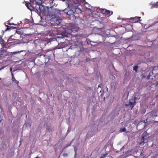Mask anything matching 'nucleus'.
<instances>
[{
  "instance_id": "nucleus-19",
  "label": "nucleus",
  "mask_w": 158,
  "mask_h": 158,
  "mask_svg": "<svg viewBox=\"0 0 158 158\" xmlns=\"http://www.w3.org/2000/svg\"><path fill=\"white\" fill-rule=\"evenodd\" d=\"M107 154H108L106 153L103 154L102 155H101L100 158H105Z\"/></svg>"
},
{
  "instance_id": "nucleus-28",
  "label": "nucleus",
  "mask_w": 158,
  "mask_h": 158,
  "mask_svg": "<svg viewBox=\"0 0 158 158\" xmlns=\"http://www.w3.org/2000/svg\"><path fill=\"white\" fill-rule=\"evenodd\" d=\"M2 121V119L1 118H0V123Z\"/></svg>"
},
{
  "instance_id": "nucleus-31",
  "label": "nucleus",
  "mask_w": 158,
  "mask_h": 158,
  "mask_svg": "<svg viewBox=\"0 0 158 158\" xmlns=\"http://www.w3.org/2000/svg\"><path fill=\"white\" fill-rule=\"evenodd\" d=\"M13 17H12V18H11V19H13Z\"/></svg>"
},
{
  "instance_id": "nucleus-14",
  "label": "nucleus",
  "mask_w": 158,
  "mask_h": 158,
  "mask_svg": "<svg viewBox=\"0 0 158 158\" xmlns=\"http://www.w3.org/2000/svg\"><path fill=\"white\" fill-rule=\"evenodd\" d=\"M158 6V2H156V3H155L153 4H152V6H151V9H153L154 8H157V6Z\"/></svg>"
},
{
  "instance_id": "nucleus-9",
  "label": "nucleus",
  "mask_w": 158,
  "mask_h": 158,
  "mask_svg": "<svg viewBox=\"0 0 158 158\" xmlns=\"http://www.w3.org/2000/svg\"><path fill=\"white\" fill-rule=\"evenodd\" d=\"M101 12L103 14H105L106 15H109L110 14V11L109 10L105 9H102L101 10Z\"/></svg>"
},
{
  "instance_id": "nucleus-3",
  "label": "nucleus",
  "mask_w": 158,
  "mask_h": 158,
  "mask_svg": "<svg viewBox=\"0 0 158 158\" xmlns=\"http://www.w3.org/2000/svg\"><path fill=\"white\" fill-rule=\"evenodd\" d=\"M147 137L145 133H143L142 135L141 138L140 139V142H139L138 143L140 144L143 145L144 144L147 142V140L146 139Z\"/></svg>"
},
{
  "instance_id": "nucleus-34",
  "label": "nucleus",
  "mask_w": 158,
  "mask_h": 158,
  "mask_svg": "<svg viewBox=\"0 0 158 158\" xmlns=\"http://www.w3.org/2000/svg\"><path fill=\"white\" fill-rule=\"evenodd\" d=\"M112 13H113V12H111V14H112Z\"/></svg>"
},
{
  "instance_id": "nucleus-12",
  "label": "nucleus",
  "mask_w": 158,
  "mask_h": 158,
  "mask_svg": "<svg viewBox=\"0 0 158 158\" xmlns=\"http://www.w3.org/2000/svg\"><path fill=\"white\" fill-rule=\"evenodd\" d=\"M42 0H30V1L32 2H34L35 1L36 3L39 5L41 4Z\"/></svg>"
},
{
  "instance_id": "nucleus-6",
  "label": "nucleus",
  "mask_w": 158,
  "mask_h": 158,
  "mask_svg": "<svg viewBox=\"0 0 158 158\" xmlns=\"http://www.w3.org/2000/svg\"><path fill=\"white\" fill-rule=\"evenodd\" d=\"M140 93L138 92H136L134 94V98H133L135 101L139 100L140 98Z\"/></svg>"
},
{
  "instance_id": "nucleus-8",
  "label": "nucleus",
  "mask_w": 158,
  "mask_h": 158,
  "mask_svg": "<svg viewBox=\"0 0 158 158\" xmlns=\"http://www.w3.org/2000/svg\"><path fill=\"white\" fill-rule=\"evenodd\" d=\"M12 81L15 84V85L18 86L19 83V81L17 80L15 78L14 74H12Z\"/></svg>"
},
{
  "instance_id": "nucleus-10",
  "label": "nucleus",
  "mask_w": 158,
  "mask_h": 158,
  "mask_svg": "<svg viewBox=\"0 0 158 158\" xmlns=\"http://www.w3.org/2000/svg\"><path fill=\"white\" fill-rule=\"evenodd\" d=\"M141 17H135L134 18H131V19H133V23H137L138 22L139 20Z\"/></svg>"
},
{
  "instance_id": "nucleus-11",
  "label": "nucleus",
  "mask_w": 158,
  "mask_h": 158,
  "mask_svg": "<svg viewBox=\"0 0 158 158\" xmlns=\"http://www.w3.org/2000/svg\"><path fill=\"white\" fill-rule=\"evenodd\" d=\"M65 46V45L64 43V42H61L60 45L59 44L58 46L57 47H56V48L58 49H60L64 47Z\"/></svg>"
},
{
  "instance_id": "nucleus-24",
  "label": "nucleus",
  "mask_w": 158,
  "mask_h": 158,
  "mask_svg": "<svg viewBox=\"0 0 158 158\" xmlns=\"http://www.w3.org/2000/svg\"><path fill=\"white\" fill-rule=\"evenodd\" d=\"M10 71L11 72V76H12V74H13V72H12V68H10Z\"/></svg>"
},
{
  "instance_id": "nucleus-30",
  "label": "nucleus",
  "mask_w": 158,
  "mask_h": 158,
  "mask_svg": "<svg viewBox=\"0 0 158 158\" xmlns=\"http://www.w3.org/2000/svg\"><path fill=\"white\" fill-rule=\"evenodd\" d=\"M148 76L147 77V78H149V76L148 77Z\"/></svg>"
},
{
  "instance_id": "nucleus-32",
  "label": "nucleus",
  "mask_w": 158,
  "mask_h": 158,
  "mask_svg": "<svg viewBox=\"0 0 158 158\" xmlns=\"http://www.w3.org/2000/svg\"><path fill=\"white\" fill-rule=\"evenodd\" d=\"M126 132L127 133H128V131Z\"/></svg>"
},
{
  "instance_id": "nucleus-17",
  "label": "nucleus",
  "mask_w": 158,
  "mask_h": 158,
  "mask_svg": "<svg viewBox=\"0 0 158 158\" xmlns=\"http://www.w3.org/2000/svg\"><path fill=\"white\" fill-rule=\"evenodd\" d=\"M138 69V66H135L133 68V70L135 71L136 72H137V69Z\"/></svg>"
},
{
  "instance_id": "nucleus-1",
  "label": "nucleus",
  "mask_w": 158,
  "mask_h": 158,
  "mask_svg": "<svg viewBox=\"0 0 158 158\" xmlns=\"http://www.w3.org/2000/svg\"><path fill=\"white\" fill-rule=\"evenodd\" d=\"M62 19L59 18H55L51 22L50 24L51 26L59 25L62 22Z\"/></svg>"
},
{
  "instance_id": "nucleus-18",
  "label": "nucleus",
  "mask_w": 158,
  "mask_h": 158,
  "mask_svg": "<svg viewBox=\"0 0 158 158\" xmlns=\"http://www.w3.org/2000/svg\"><path fill=\"white\" fill-rule=\"evenodd\" d=\"M126 129L125 127L121 128L120 130V131L121 132H126Z\"/></svg>"
},
{
  "instance_id": "nucleus-4",
  "label": "nucleus",
  "mask_w": 158,
  "mask_h": 158,
  "mask_svg": "<svg viewBox=\"0 0 158 158\" xmlns=\"http://www.w3.org/2000/svg\"><path fill=\"white\" fill-rule=\"evenodd\" d=\"M4 46H2V48L0 49V58L4 57L7 55V49Z\"/></svg>"
},
{
  "instance_id": "nucleus-25",
  "label": "nucleus",
  "mask_w": 158,
  "mask_h": 158,
  "mask_svg": "<svg viewBox=\"0 0 158 158\" xmlns=\"http://www.w3.org/2000/svg\"><path fill=\"white\" fill-rule=\"evenodd\" d=\"M53 41H54V42L57 43V41H56V39H52Z\"/></svg>"
},
{
  "instance_id": "nucleus-15",
  "label": "nucleus",
  "mask_w": 158,
  "mask_h": 158,
  "mask_svg": "<svg viewBox=\"0 0 158 158\" xmlns=\"http://www.w3.org/2000/svg\"><path fill=\"white\" fill-rule=\"evenodd\" d=\"M158 69L157 67H155L152 70V72L155 74H157L158 73Z\"/></svg>"
},
{
  "instance_id": "nucleus-7",
  "label": "nucleus",
  "mask_w": 158,
  "mask_h": 158,
  "mask_svg": "<svg viewBox=\"0 0 158 158\" xmlns=\"http://www.w3.org/2000/svg\"><path fill=\"white\" fill-rule=\"evenodd\" d=\"M25 5L27 8L30 10H32L34 9V7L31 6V4L30 2H27L26 3Z\"/></svg>"
},
{
  "instance_id": "nucleus-16",
  "label": "nucleus",
  "mask_w": 158,
  "mask_h": 158,
  "mask_svg": "<svg viewBox=\"0 0 158 158\" xmlns=\"http://www.w3.org/2000/svg\"><path fill=\"white\" fill-rule=\"evenodd\" d=\"M10 20H9V21H7V24H9V25H15V26L17 25V24H14L13 23H11L10 22Z\"/></svg>"
},
{
  "instance_id": "nucleus-27",
  "label": "nucleus",
  "mask_w": 158,
  "mask_h": 158,
  "mask_svg": "<svg viewBox=\"0 0 158 158\" xmlns=\"http://www.w3.org/2000/svg\"><path fill=\"white\" fill-rule=\"evenodd\" d=\"M72 46H71L70 47V48H69V49H72Z\"/></svg>"
},
{
  "instance_id": "nucleus-13",
  "label": "nucleus",
  "mask_w": 158,
  "mask_h": 158,
  "mask_svg": "<svg viewBox=\"0 0 158 158\" xmlns=\"http://www.w3.org/2000/svg\"><path fill=\"white\" fill-rule=\"evenodd\" d=\"M4 40L2 39V37L0 35V44L2 45V46H5V44H4Z\"/></svg>"
},
{
  "instance_id": "nucleus-2",
  "label": "nucleus",
  "mask_w": 158,
  "mask_h": 158,
  "mask_svg": "<svg viewBox=\"0 0 158 158\" xmlns=\"http://www.w3.org/2000/svg\"><path fill=\"white\" fill-rule=\"evenodd\" d=\"M19 41V39L18 37H16V34L11 35L10 37L8 40V42L10 43H18Z\"/></svg>"
},
{
  "instance_id": "nucleus-33",
  "label": "nucleus",
  "mask_w": 158,
  "mask_h": 158,
  "mask_svg": "<svg viewBox=\"0 0 158 158\" xmlns=\"http://www.w3.org/2000/svg\"><path fill=\"white\" fill-rule=\"evenodd\" d=\"M51 42H52V40H51Z\"/></svg>"
},
{
  "instance_id": "nucleus-23",
  "label": "nucleus",
  "mask_w": 158,
  "mask_h": 158,
  "mask_svg": "<svg viewBox=\"0 0 158 158\" xmlns=\"http://www.w3.org/2000/svg\"><path fill=\"white\" fill-rule=\"evenodd\" d=\"M6 26L7 27L6 29V30H9L10 28V26Z\"/></svg>"
},
{
  "instance_id": "nucleus-20",
  "label": "nucleus",
  "mask_w": 158,
  "mask_h": 158,
  "mask_svg": "<svg viewBox=\"0 0 158 158\" xmlns=\"http://www.w3.org/2000/svg\"><path fill=\"white\" fill-rule=\"evenodd\" d=\"M47 129L48 131L49 132L52 131V129L50 127L47 128Z\"/></svg>"
},
{
  "instance_id": "nucleus-26",
  "label": "nucleus",
  "mask_w": 158,
  "mask_h": 158,
  "mask_svg": "<svg viewBox=\"0 0 158 158\" xmlns=\"http://www.w3.org/2000/svg\"><path fill=\"white\" fill-rule=\"evenodd\" d=\"M19 52H13V54H16V53H19Z\"/></svg>"
},
{
  "instance_id": "nucleus-5",
  "label": "nucleus",
  "mask_w": 158,
  "mask_h": 158,
  "mask_svg": "<svg viewBox=\"0 0 158 158\" xmlns=\"http://www.w3.org/2000/svg\"><path fill=\"white\" fill-rule=\"evenodd\" d=\"M136 104V101L133 99V98L129 100V104L126 105V106H130L131 108V110H132L135 105Z\"/></svg>"
},
{
  "instance_id": "nucleus-29",
  "label": "nucleus",
  "mask_w": 158,
  "mask_h": 158,
  "mask_svg": "<svg viewBox=\"0 0 158 158\" xmlns=\"http://www.w3.org/2000/svg\"><path fill=\"white\" fill-rule=\"evenodd\" d=\"M50 50L49 49H48V50H47V52H48L50 51Z\"/></svg>"
},
{
  "instance_id": "nucleus-21",
  "label": "nucleus",
  "mask_w": 158,
  "mask_h": 158,
  "mask_svg": "<svg viewBox=\"0 0 158 158\" xmlns=\"http://www.w3.org/2000/svg\"><path fill=\"white\" fill-rule=\"evenodd\" d=\"M90 60V59H89V58H87L85 59V62H87L88 61H89Z\"/></svg>"
},
{
  "instance_id": "nucleus-22",
  "label": "nucleus",
  "mask_w": 158,
  "mask_h": 158,
  "mask_svg": "<svg viewBox=\"0 0 158 158\" xmlns=\"http://www.w3.org/2000/svg\"><path fill=\"white\" fill-rule=\"evenodd\" d=\"M142 78L143 79L144 78H145L146 77V76H145V75H144L143 74H142Z\"/></svg>"
}]
</instances>
